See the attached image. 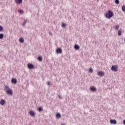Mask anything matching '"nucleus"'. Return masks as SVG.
<instances>
[{
	"label": "nucleus",
	"instance_id": "obj_22",
	"mask_svg": "<svg viewBox=\"0 0 125 125\" xmlns=\"http://www.w3.org/2000/svg\"><path fill=\"white\" fill-rule=\"evenodd\" d=\"M38 60L39 61H42V56L39 57Z\"/></svg>",
	"mask_w": 125,
	"mask_h": 125
},
{
	"label": "nucleus",
	"instance_id": "obj_21",
	"mask_svg": "<svg viewBox=\"0 0 125 125\" xmlns=\"http://www.w3.org/2000/svg\"><path fill=\"white\" fill-rule=\"evenodd\" d=\"M57 118H61V114L60 113H57L56 114Z\"/></svg>",
	"mask_w": 125,
	"mask_h": 125
},
{
	"label": "nucleus",
	"instance_id": "obj_8",
	"mask_svg": "<svg viewBox=\"0 0 125 125\" xmlns=\"http://www.w3.org/2000/svg\"><path fill=\"white\" fill-rule=\"evenodd\" d=\"M28 69H34V64L32 63H28Z\"/></svg>",
	"mask_w": 125,
	"mask_h": 125
},
{
	"label": "nucleus",
	"instance_id": "obj_5",
	"mask_svg": "<svg viewBox=\"0 0 125 125\" xmlns=\"http://www.w3.org/2000/svg\"><path fill=\"white\" fill-rule=\"evenodd\" d=\"M29 114L31 117H35V116H36V112L33 110L30 111Z\"/></svg>",
	"mask_w": 125,
	"mask_h": 125
},
{
	"label": "nucleus",
	"instance_id": "obj_20",
	"mask_svg": "<svg viewBox=\"0 0 125 125\" xmlns=\"http://www.w3.org/2000/svg\"><path fill=\"white\" fill-rule=\"evenodd\" d=\"M118 36H122V30L121 29L118 31Z\"/></svg>",
	"mask_w": 125,
	"mask_h": 125
},
{
	"label": "nucleus",
	"instance_id": "obj_11",
	"mask_svg": "<svg viewBox=\"0 0 125 125\" xmlns=\"http://www.w3.org/2000/svg\"><path fill=\"white\" fill-rule=\"evenodd\" d=\"M57 53H59V54H61L62 53V49L60 48H58L56 50Z\"/></svg>",
	"mask_w": 125,
	"mask_h": 125
},
{
	"label": "nucleus",
	"instance_id": "obj_13",
	"mask_svg": "<svg viewBox=\"0 0 125 125\" xmlns=\"http://www.w3.org/2000/svg\"><path fill=\"white\" fill-rule=\"evenodd\" d=\"M74 48L76 49V50H78V49H80V46L79 45L75 44L74 45Z\"/></svg>",
	"mask_w": 125,
	"mask_h": 125
},
{
	"label": "nucleus",
	"instance_id": "obj_16",
	"mask_svg": "<svg viewBox=\"0 0 125 125\" xmlns=\"http://www.w3.org/2000/svg\"><path fill=\"white\" fill-rule=\"evenodd\" d=\"M19 41L20 42L23 43V42H24V39L23 38H21L19 40Z\"/></svg>",
	"mask_w": 125,
	"mask_h": 125
},
{
	"label": "nucleus",
	"instance_id": "obj_27",
	"mask_svg": "<svg viewBox=\"0 0 125 125\" xmlns=\"http://www.w3.org/2000/svg\"><path fill=\"white\" fill-rule=\"evenodd\" d=\"M62 26L63 28H65V27H66V24L65 23H62Z\"/></svg>",
	"mask_w": 125,
	"mask_h": 125
},
{
	"label": "nucleus",
	"instance_id": "obj_25",
	"mask_svg": "<svg viewBox=\"0 0 125 125\" xmlns=\"http://www.w3.org/2000/svg\"><path fill=\"white\" fill-rule=\"evenodd\" d=\"M115 2L116 4H119L120 3V1L119 0H115Z\"/></svg>",
	"mask_w": 125,
	"mask_h": 125
},
{
	"label": "nucleus",
	"instance_id": "obj_15",
	"mask_svg": "<svg viewBox=\"0 0 125 125\" xmlns=\"http://www.w3.org/2000/svg\"><path fill=\"white\" fill-rule=\"evenodd\" d=\"M18 12L20 13V14H23V13H24V11L22 9H19Z\"/></svg>",
	"mask_w": 125,
	"mask_h": 125
},
{
	"label": "nucleus",
	"instance_id": "obj_18",
	"mask_svg": "<svg viewBox=\"0 0 125 125\" xmlns=\"http://www.w3.org/2000/svg\"><path fill=\"white\" fill-rule=\"evenodd\" d=\"M43 109H42V107H39L38 108V111L39 112H42Z\"/></svg>",
	"mask_w": 125,
	"mask_h": 125
},
{
	"label": "nucleus",
	"instance_id": "obj_30",
	"mask_svg": "<svg viewBox=\"0 0 125 125\" xmlns=\"http://www.w3.org/2000/svg\"><path fill=\"white\" fill-rule=\"evenodd\" d=\"M123 124H124V125H125V120H124V121H123Z\"/></svg>",
	"mask_w": 125,
	"mask_h": 125
},
{
	"label": "nucleus",
	"instance_id": "obj_2",
	"mask_svg": "<svg viewBox=\"0 0 125 125\" xmlns=\"http://www.w3.org/2000/svg\"><path fill=\"white\" fill-rule=\"evenodd\" d=\"M113 16H114V14L113 13V12H112V11H108L105 14V17L106 18H107V19H110V18H112Z\"/></svg>",
	"mask_w": 125,
	"mask_h": 125
},
{
	"label": "nucleus",
	"instance_id": "obj_17",
	"mask_svg": "<svg viewBox=\"0 0 125 125\" xmlns=\"http://www.w3.org/2000/svg\"><path fill=\"white\" fill-rule=\"evenodd\" d=\"M119 28H120V25H116L115 26H114V29H115V30H119Z\"/></svg>",
	"mask_w": 125,
	"mask_h": 125
},
{
	"label": "nucleus",
	"instance_id": "obj_28",
	"mask_svg": "<svg viewBox=\"0 0 125 125\" xmlns=\"http://www.w3.org/2000/svg\"><path fill=\"white\" fill-rule=\"evenodd\" d=\"M58 97H59V98L60 99H61V98H62V97L61 96H60V95H59V96H58Z\"/></svg>",
	"mask_w": 125,
	"mask_h": 125
},
{
	"label": "nucleus",
	"instance_id": "obj_26",
	"mask_svg": "<svg viewBox=\"0 0 125 125\" xmlns=\"http://www.w3.org/2000/svg\"><path fill=\"white\" fill-rule=\"evenodd\" d=\"M122 9L124 12H125V6H123L122 8Z\"/></svg>",
	"mask_w": 125,
	"mask_h": 125
},
{
	"label": "nucleus",
	"instance_id": "obj_10",
	"mask_svg": "<svg viewBox=\"0 0 125 125\" xmlns=\"http://www.w3.org/2000/svg\"><path fill=\"white\" fill-rule=\"evenodd\" d=\"M28 21H29L28 20L24 19L23 22L22 23H21L22 26H23V27H24V26H25L26 24H27V22H28Z\"/></svg>",
	"mask_w": 125,
	"mask_h": 125
},
{
	"label": "nucleus",
	"instance_id": "obj_6",
	"mask_svg": "<svg viewBox=\"0 0 125 125\" xmlns=\"http://www.w3.org/2000/svg\"><path fill=\"white\" fill-rule=\"evenodd\" d=\"M23 0H15V2L16 4H21Z\"/></svg>",
	"mask_w": 125,
	"mask_h": 125
},
{
	"label": "nucleus",
	"instance_id": "obj_14",
	"mask_svg": "<svg viewBox=\"0 0 125 125\" xmlns=\"http://www.w3.org/2000/svg\"><path fill=\"white\" fill-rule=\"evenodd\" d=\"M5 103V101L4 100H0V105H4Z\"/></svg>",
	"mask_w": 125,
	"mask_h": 125
},
{
	"label": "nucleus",
	"instance_id": "obj_12",
	"mask_svg": "<svg viewBox=\"0 0 125 125\" xmlns=\"http://www.w3.org/2000/svg\"><path fill=\"white\" fill-rule=\"evenodd\" d=\"M11 82L13 83H14L15 84L17 83V80L15 78H13L11 80Z\"/></svg>",
	"mask_w": 125,
	"mask_h": 125
},
{
	"label": "nucleus",
	"instance_id": "obj_23",
	"mask_svg": "<svg viewBox=\"0 0 125 125\" xmlns=\"http://www.w3.org/2000/svg\"><path fill=\"white\" fill-rule=\"evenodd\" d=\"M3 31V27L2 26L0 25V32H2Z\"/></svg>",
	"mask_w": 125,
	"mask_h": 125
},
{
	"label": "nucleus",
	"instance_id": "obj_19",
	"mask_svg": "<svg viewBox=\"0 0 125 125\" xmlns=\"http://www.w3.org/2000/svg\"><path fill=\"white\" fill-rule=\"evenodd\" d=\"M3 39V34H0V40H2Z\"/></svg>",
	"mask_w": 125,
	"mask_h": 125
},
{
	"label": "nucleus",
	"instance_id": "obj_32",
	"mask_svg": "<svg viewBox=\"0 0 125 125\" xmlns=\"http://www.w3.org/2000/svg\"><path fill=\"white\" fill-rule=\"evenodd\" d=\"M61 125H66L65 124H62Z\"/></svg>",
	"mask_w": 125,
	"mask_h": 125
},
{
	"label": "nucleus",
	"instance_id": "obj_9",
	"mask_svg": "<svg viewBox=\"0 0 125 125\" xmlns=\"http://www.w3.org/2000/svg\"><path fill=\"white\" fill-rule=\"evenodd\" d=\"M110 123L112 125H116L117 124V121L115 119L110 120Z\"/></svg>",
	"mask_w": 125,
	"mask_h": 125
},
{
	"label": "nucleus",
	"instance_id": "obj_7",
	"mask_svg": "<svg viewBox=\"0 0 125 125\" xmlns=\"http://www.w3.org/2000/svg\"><path fill=\"white\" fill-rule=\"evenodd\" d=\"M98 76H100V77H102L103 76H104L105 75V73H104V71H99L98 73Z\"/></svg>",
	"mask_w": 125,
	"mask_h": 125
},
{
	"label": "nucleus",
	"instance_id": "obj_29",
	"mask_svg": "<svg viewBox=\"0 0 125 125\" xmlns=\"http://www.w3.org/2000/svg\"><path fill=\"white\" fill-rule=\"evenodd\" d=\"M48 85H50V82H47Z\"/></svg>",
	"mask_w": 125,
	"mask_h": 125
},
{
	"label": "nucleus",
	"instance_id": "obj_1",
	"mask_svg": "<svg viewBox=\"0 0 125 125\" xmlns=\"http://www.w3.org/2000/svg\"><path fill=\"white\" fill-rule=\"evenodd\" d=\"M4 90L8 94H9V95H12L13 94V92L12 91V90L10 89L9 87L7 85L4 86Z\"/></svg>",
	"mask_w": 125,
	"mask_h": 125
},
{
	"label": "nucleus",
	"instance_id": "obj_4",
	"mask_svg": "<svg viewBox=\"0 0 125 125\" xmlns=\"http://www.w3.org/2000/svg\"><path fill=\"white\" fill-rule=\"evenodd\" d=\"M97 90L96 89V87H95V86H91L90 87V91H92V92H96Z\"/></svg>",
	"mask_w": 125,
	"mask_h": 125
},
{
	"label": "nucleus",
	"instance_id": "obj_31",
	"mask_svg": "<svg viewBox=\"0 0 125 125\" xmlns=\"http://www.w3.org/2000/svg\"><path fill=\"white\" fill-rule=\"evenodd\" d=\"M49 35H50L52 36V33H51V32H49Z\"/></svg>",
	"mask_w": 125,
	"mask_h": 125
},
{
	"label": "nucleus",
	"instance_id": "obj_24",
	"mask_svg": "<svg viewBox=\"0 0 125 125\" xmlns=\"http://www.w3.org/2000/svg\"><path fill=\"white\" fill-rule=\"evenodd\" d=\"M89 72H90V73H93V69L92 68H90L89 69Z\"/></svg>",
	"mask_w": 125,
	"mask_h": 125
},
{
	"label": "nucleus",
	"instance_id": "obj_3",
	"mask_svg": "<svg viewBox=\"0 0 125 125\" xmlns=\"http://www.w3.org/2000/svg\"><path fill=\"white\" fill-rule=\"evenodd\" d=\"M111 70L112 71H114V72H118V71H119L118 65H112Z\"/></svg>",
	"mask_w": 125,
	"mask_h": 125
}]
</instances>
